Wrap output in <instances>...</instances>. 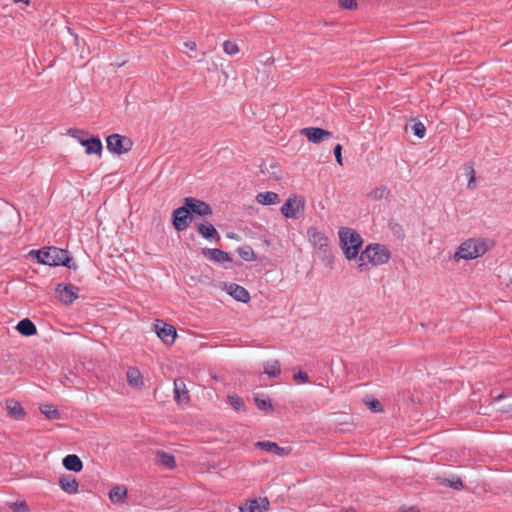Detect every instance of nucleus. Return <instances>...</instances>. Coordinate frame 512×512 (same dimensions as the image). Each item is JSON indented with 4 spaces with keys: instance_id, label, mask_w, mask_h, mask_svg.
I'll return each mask as SVG.
<instances>
[{
    "instance_id": "obj_34",
    "label": "nucleus",
    "mask_w": 512,
    "mask_h": 512,
    "mask_svg": "<svg viewBox=\"0 0 512 512\" xmlns=\"http://www.w3.org/2000/svg\"><path fill=\"white\" fill-rule=\"evenodd\" d=\"M237 252H238L239 256L244 261L250 262V261L256 260V254H255L254 250L252 249V247L249 246V245H245V246L239 247L237 249Z\"/></svg>"
},
{
    "instance_id": "obj_33",
    "label": "nucleus",
    "mask_w": 512,
    "mask_h": 512,
    "mask_svg": "<svg viewBox=\"0 0 512 512\" xmlns=\"http://www.w3.org/2000/svg\"><path fill=\"white\" fill-rule=\"evenodd\" d=\"M388 228L397 239L403 240L405 238V231L402 225L394 219L389 220Z\"/></svg>"
},
{
    "instance_id": "obj_17",
    "label": "nucleus",
    "mask_w": 512,
    "mask_h": 512,
    "mask_svg": "<svg viewBox=\"0 0 512 512\" xmlns=\"http://www.w3.org/2000/svg\"><path fill=\"white\" fill-rule=\"evenodd\" d=\"M174 399L178 404H187L190 401L189 392L182 380L174 381Z\"/></svg>"
},
{
    "instance_id": "obj_23",
    "label": "nucleus",
    "mask_w": 512,
    "mask_h": 512,
    "mask_svg": "<svg viewBox=\"0 0 512 512\" xmlns=\"http://www.w3.org/2000/svg\"><path fill=\"white\" fill-rule=\"evenodd\" d=\"M16 329L23 336H33L37 333L35 324L29 318L20 320Z\"/></svg>"
},
{
    "instance_id": "obj_15",
    "label": "nucleus",
    "mask_w": 512,
    "mask_h": 512,
    "mask_svg": "<svg viewBox=\"0 0 512 512\" xmlns=\"http://www.w3.org/2000/svg\"><path fill=\"white\" fill-rule=\"evenodd\" d=\"M202 255L217 263L230 262L232 260L227 252L218 248H203Z\"/></svg>"
},
{
    "instance_id": "obj_6",
    "label": "nucleus",
    "mask_w": 512,
    "mask_h": 512,
    "mask_svg": "<svg viewBox=\"0 0 512 512\" xmlns=\"http://www.w3.org/2000/svg\"><path fill=\"white\" fill-rule=\"evenodd\" d=\"M107 149L117 155L125 154L132 148V141L125 136L114 133L106 138Z\"/></svg>"
},
{
    "instance_id": "obj_7",
    "label": "nucleus",
    "mask_w": 512,
    "mask_h": 512,
    "mask_svg": "<svg viewBox=\"0 0 512 512\" xmlns=\"http://www.w3.org/2000/svg\"><path fill=\"white\" fill-rule=\"evenodd\" d=\"M305 209V200L296 195L290 196L282 205L281 213L289 219H297L298 214Z\"/></svg>"
},
{
    "instance_id": "obj_36",
    "label": "nucleus",
    "mask_w": 512,
    "mask_h": 512,
    "mask_svg": "<svg viewBox=\"0 0 512 512\" xmlns=\"http://www.w3.org/2000/svg\"><path fill=\"white\" fill-rule=\"evenodd\" d=\"M223 50L226 54L233 56L239 52V47L235 42L227 40L223 43Z\"/></svg>"
},
{
    "instance_id": "obj_20",
    "label": "nucleus",
    "mask_w": 512,
    "mask_h": 512,
    "mask_svg": "<svg viewBox=\"0 0 512 512\" xmlns=\"http://www.w3.org/2000/svg\"><path fill=\"white\" fill-rule=\"evenodd\" d=\"M198 233L207 240H219L220 234L216 228L209 222L199 223L197 225Z\"/></svg>"
},
{
    "instance_id": "obj_39",
    "label": "nucleus",
    "mask_w": 512,
    "mask_h": 512,
    "mask_svg": "<svg viewBox=\"0 0 512 512\" xmlns=\"http://www.w3.org/2000/svg\"><path fill=\"white\" fill-rule=\"evenodd\" d=\"M366 404L372 412L383 411L382 404L377 399H371L370 401H367Z\"/></svg>"
},
{
    "instance_id": "obj_10",
    "label": "nucleus",
    "mask_w": 512,
    "mask_h": 512,
    "mask_svg": "<svg viewBox=\"0 0 512 512\" xmlns=\"http://www.w3.org/2000/svg\"><path fill=\"white\" fill-rule=\"evenodd\" d=\"M59 300L65 304H72L79 296V288L72 284L58 283L55 287Z\"/></svg>"
},
{
    "instance_id": "obj_22",
    "label": "nucleus",
    "mask_w": 512,
    "mask_h": 512,
    "mask_svg": "<svg viewBox=\"0 0 512 512\" xmlns=\"http://www.w3.org/2000/svg\"><path fill=\"white\" fill-rule=\"evenodd\" d=\"M65 469L73 472H80L83 469L82 460L75 454H69L62 460Z\"/></svg>"
},
{
    "instance_id": "obj_45",
    "label": "nucleus",
    "mask_w": 512,
    "mask_h": 512,
    "mask_svg": "<svg viewBox=\"0 0 512 512\" xmlns=\"http://www.w3.org/2000/svg\"><path fill=\"white\" fill-rule=\"evenodd\" d=\"M466 174L470 178L472 175H475L474 167L472 164L466 166Z\"/></svg>"
},
{
    "instance_id": "obj_42",
    "label": "nucleus",
    "mask_w": 512,
    "mask_h": 512,
    "mask_svg": "<svg viewBox=\"0 0 512 512\" xmlns=\"http://www.w3.org/2000/svg\"><path fill=\"white\" fill-rule=\"evenodd\" d=\"M333 153H334V156H335V159L337 161V163L339 165H343V161H342V145L341 144H337L334 149H333Z\"/></svg>"
},
{
    "instance_id": "obj_50",
    "label": "nucleus",
    "mask_w": 512,
    "mask_h": 512,
    "mask_svg": "<svg viewBox=\"0 0 512 512\" xmlns=\"http://www.w3.org/2000/svg\"><path fill=\"white\" fill-rule=\"evenodd\" d=\"M340 512H357L353 507L342 509Z\"/></svg>"
},
{
    "instance_id": "obj_51",
    "label": "nucleus",
    "mask_w": 512,
    "mask_h": 512,
    "mask_svg": "<svg viewBox=\"0 0 512 512\" xmlns=\"http://www.w3.org/2000/svg\"><path fill=\"white\" fill-rule=\"evenodd\" d=\"M13 2H14V3L23 2V3H25L26 5H29L30 0H13Z\"/></svg>"
},
{
    "instance_id": "obj_4",
    "label": "nucleus",
    "mask_w": 512,
    "mask_h": 512,
    "mask_svg": "<svg viewBox=\"0 0 512 512\" xmlns=\"http://www.w3.org/2000/svg\"><path fill=\"white\" fill-rule=\"evenodd\" d=\"M307 236L312 246L318 250L320 259L329 267H332L334 257L328 237L315 227L307 230Z\"/></svg>"
},
{
    "instance_id": "obj_3",
    "label": "nucleus",
    "mask_w": 512,
    "mask_h": 512,
    "mask_svg": "<svg viewBox=\"0 0 512 512\" xmlns=\"http://www.w3.org/2000/svg\"><path fill=\"white\" fill-rule=\"evenodd\" d=\"M43 265L64 266L68 269L77 270L78 265L74 262L73 257L66 249L50 246L43 247Z\"/></svg>"
},
{
    "instance_id": "obj_49",
    "label": "nucleus",
    "mask_w": 512,
    "mask_h": 512,
    "mask_svg": "<svg viewBox=\"0 0 512 512\" xmlns=\"http://www.w3.org/2000/svg\"><path fill=\"white\" fill-rule=\"evenodd\" d=\"M68 32H69L72 36H74V38H75V43H76V45H78V44H79V43H78V41H79V39H78V35H77V34H75V33L72 31V29H71V28H68Z\"/></svg>"
},
{
    "instance_id": "obj_19",
    "label": "nucleus",
    "mask_w": 512,
    "mask_h": 512,
    "mask_svg": "<svg viewBox=\"0 0 512 512\" xmlns=\"http://www.w3.org/2000/svg\"><path fill=\"white\" fill-rule=\"evenodd\" d=\"M256 447L279 456L287 455L290 452V448L280 447L277 443L271 441H258Z\"/></svg>"
},
{
    "instance_id": "obj_40",
    "label": "nucleus",
    "mask_w": 512,
    "mask_h": 512,
    "mask_svg": "<svg viewBox=\"0 0 512 512\" xmlns=\"http://www.w3.org/2000/svg\"><path fill=\"white\" fill-rule=\"evenodd\" d=\"M338 3L343 9L353 10L357 8V0H338Z\"/></svg>"
},
{
    "instance_id": "obj_8",
    "label": "nucleus",
    "mask_w": 512,
    "mask_h": 512,
    "mask_svg": "<svg viewBox=\"0 0 512 512\" xmlns=\"http://www.w3.org/2000/svg\"><path fill=\"white\" fill-rule=\"evenodd\" d=\"M171 218L172 225L174 229L178 232L186 230L193 219L189 212V209L185 204L184 206L176 208L172 212Z\"/></svg>"
},
{
    "instance_id": "obj_32",
    "label": "nucleus",
    "mask_w": 512,
    "mask_h": 512,
    "mask_svg": "<svg viewBox=\"0 0 512 512\" xmlns=\"http://www.w3.org/2000/svg\"><path fill=\"white\" fill-rule=\"evenodd\" d=\"M7 408L8 414L17 420L22 419L25 416V411L18 402H11V404L7 405Z\"/></svg>"
},
{
    "instance_id": "obj_29",
    "label": "nucleus",
    "mask_w": 512,
    "mask_h": 512,
    "mask_svg": "<svg viewBox=\"0 0 512 512\" xmlns=\"http://www.w3.org/2000/svg\"><path fill=\"white\" fill-rule=\"evenodd\" d=\"M264 373L271 378H275L281 373V364L278 360L266 362L263 365Z\"/></svg>"
},
{
    "instance_id": "obj_5",
    "label": "nucleus",
    "mask_w": 512,
    "mask_h": 512,
    "mask_svg": "<svg viewBox=\"0 0 512 512\" xmlns=\"http://www.w3.org/2000/svg\"><path fill=\"white\" fill-rule=\"evenodd\" d=\"M339 240L345 257L348 260L356 259L363 243L360 234L350 228H341L339 230Z\"/></svg>"
},
{
    "instance_id": "obj_18",
    "label": "nucleus",
    "mask_w": 512,
    "mask_h": 512,
    "mask_svg": "<svg viewBox=\"0 0 512 512\" xmlns=\"http://www.w3.org/2000/svg\"><path fill=\"white\" fill-rule=\"evenodd\" d=\"M59 486L68 494H76L78 492L79 483L75 476L68 474L59 478Z\"/></svg>"
},
{
    "instance_id": "obj_44",
    "label": "nucleus",
    "mask_w": 512,
    "mask_h": 512,
    "mask_svg": "<svg viewBox=\"0 0 512 512\" xmlns=\"http://www.w3.org/2000/svg\"><path fill=\"white\" fill-rule=\"evenodd\" d=\"M294 380L296 381H302L304 383L308 382L309 381V376L306 372H303V371H298L294 374L293 376Z\"/></svg>"
},
{
    "instance_id": "obj_14",
    "label": "nucleus",
    "mask_w": 512,
    "mask_h": 512,
    "mask_svg": "<svg viewBox=\"0 0 512 512\" xmlns=\"http://www.w3.org/2000/svg\"><path fill=\"white\" fill-rule=\"evenodd\" d=\"M226 291L230 296L239 302L247 303L250 300V294L248 290L236 283H230L226 285Z\"/></svg>"
},
{
    "instance_id": "obj_35",
    "label": "nucleus",
    "mask_w": 512,
    "mask_h": 512,
    "mask_svg": "<svg viewBox=\"0 0 512 512\" xmlns=\"http://www.w3.org/2000/svg\"><path fill=\"white\" fill-rule=\"evenodd\" d=\"M230 405L236 410V411H245V404L244 401L237 395H231L228 396Z\"/></svg>"
},
{
    "instance_id": "obj_16",
    "label": "nucleus",
    "mask_w": 512,
    "mask_h": 512,
    "mask_svg": "<svg viewBox=\"0 0 512 512\" xmlns=\"http://www.w3.org/2000/svg\"><path fill=\"white\" fill-rule=\"evenodd\" d=\"M79 143L85 147V152L88 155L101 154L103 145L99 137L92 136L86 139H79Z\"/></svg>"
},
{
    "instance_id": "obj_31",
    "label": "nucleus",
    "mask_w": 512,
    "mask_h": 512,
    "mask_svg": "<svg viewBox=\"0 0 512 512\" xmlns=\"http://www.w3.org/2000/svg\"><path fill=\"white\" fill-rule=\"evenodd\" d=\"M39 409L49 420H58L61 418L59 410L52 404H43Z\"/></svg>"
},
{
    "instance_id": "obj_43",
    "label": "nucleus",
    "mask_w": 512,
    "mask_h": 512,
    "mask_svg": "<svg viewBox=\"0 0 512 512\" xmlns=\"http://www.w3.org/2000/svg\"><path fill=\"white\" fill-rule=\"evenodd\" d=\"M42 253H43V248L38 249V250H31V251L29 252V255H30L32 258H35V259L37 260V262H38V263L43 264Z\"/></svg>"
},
{
    "instance_id": "obj_47",
    "label": "nucleus",
    "mask_w": 512,
    "mask_h": 512,
    "mask_svg": "<svg viewBox=\"0 0 512 512\" xmlns=\"http://www.w3.org/2000/svg\"><path fill=\"white\" fill-rule=\"evenodd\" d=\"M475 180H476L475 175H472V176L470 177V179H469V181H468V185H467L469 189L474 188Z\"/></svg>"
},
{
    "instance_id": "obj_48",
    "label": "nucleus",
    "mask_w": 512,
    "mask_h": 512,
    "mask_svg": "<svg viewBox=\"0 0 512 512\" xmlns=\"http://www.w3.org/2000/svg\"><path fill=\"white\" fill-rule=\"evenodd\" d=\"M185 46L190 49V50H195L196 49V43L193 42V41H189V42H186L185 43Z\"/></svg>"
},
{
    "instance_id": "obj_21",
    "label": "nucleus",
    "mask_w": 512,
    "mask_h": 512,
    "mask_svg": "<svg viewBox=\"0 0 512 512\" xmlns=\"http://www.w3.org/2000/svg\"><path fill=\"white\" fill-rule=\"evenodd\" d=\"M156 464L170 470L176 468L175 457L172 454L167 453L163 450L156 451Z\"/></svg>"
},
{
    "instance_id": "obj_52",
    "label": "nucleus",
    "mask_w": 512,
    "mask_h": 512,
    "mask_svg": "<svg viewBox=\"0 0 512 512\" xmlns=\"http://www.w3.org/2000/svg\"><path fill=\"white\" fill-rule=\"evenodd\" d=\"M228 237H229V238H234V237H235V234H233V233H232V234H228Z\"/></svg>"
},
{
    "instance_id": "obj_24",
    "label": "nucleus",
    "mask_w": 512,
    "mask_h": 512,
    "mask_svg": "<svg viewBox=\"0 0 512 512\" xmlns=\"http://www.w3.org/2000/svg\"><path fill=\"white\" fill-rule=\"evenodd\" d=\"M256 200L262 205H273L280 202V197L272 191L261 192L256 196Z\"/></svg>"
},
{
    "instance_id": "obj_13",
    "label": "nucleus",
    "mask_w": 512,
    "mask_h": 512,
    "mask_svg": "<svg viewBox=\"0 0 512 512\" xmlns=\"http://www.w3.org/2000/svg\"><path fill=\"white\" fill-rule=\"evenodd\" d=\"M270 502L265 498L250 499L240 507L241 512H266L269 510Z\"/></svg>"
},
{
    "instance_id": "obj_1",
    "label": "nucleus",
    "mask_w": 512,
    "mask_h": 512,
    "mask_svg": "<svg viewBox=\"0 0 512 512\" xmlns=\"http://www.w3.org/2000/svg\"><path fill=\"white\" fill-rule=\"evenodd\" d=\"M390 257L391 253L384 245L379 243L369 244L358 257V267L362 271L363 267L368 263L373 266H379L387 263Z\"/></svg>"
},
{
    "instance_id": "obj_30",
    "label": "nucleus",
    "mask_w": 512,
    "mask_h": 512,
    "mask_svg": "<svg viewBox=\"0 0 512 512\" xmlns=\"http://www.w3.org/2000/svg\"><path fill=\"white\" fill-rule=\"evenodd\" d=\"M390 195V190L388 189L387 186H378V187H375L374 189H372L368 194V198H370L371 200H381V199H386L388 198V196Z\"/></svg>"
},
{
    "instance_id": "obj_28",
    "label": "nucleus",
    "mask_w": 512,
    "mask_h": 512,
    "mask_svg": "<svg viewBox=\"0 0 512 512\" xmlns=\"http://www.w3.org/2000/svg\"><path fill=\"white\" fill-rule=\"evenodd\" d=\"M127 496V490L122 486H114L109 492V499L113 503H123Z\"/></svg>"
},
{
    "instance_id": "obj_38",
    "label": "nucleus",
    "mask_w": 512,
    "mask_h": 512,
    "mask_svg": "<svg viewBox=\"0 0 512 512\" xmlns=\"http://www.w3.org/2000/svg\"><path fill=\"white\" fill-rule=\"evenodd\" d=\"M10 507L15 512H29L28 505L25 501L14 502L13 504L10 505Z\"/></svg>"
},
{
    "instance_id": "obj_46",
    "label": "nucleus",
    "mask_w": 512,
    "mask_h": 512,
    "mask_svg": "<svg viewBox=\"0 0 512 512\" xmlns=\"http://www.w3.org/2000/svg\"><path fill=\"white\" fill-rule=\"evenodd\" d=\"M398 512H420V511H419V509H417L415 507H409V508L402 507L398 510Z\"/></svg>"
},
{
    "instance_id": "obj_2",
    "label": "nucleus",
    "mask_w": 512,
    "mask_h": 512,
    "mask_svg": "<svg viewBox=\"0 0 512 512\" xmlns=\"http://www.w3.org/2000/svg\"><path fill=\"white\" fill-rule=\"evenodd\" d=\"M489 250V241L484 238H470L462 242L454 254L455 259L473 260Z\"/></svg>"
},
{
    "instance_id": "obj_26",
    "label": "nucleus",
    "mask_w": 512,
    "mask_h": 512,
    "mask_svg": "<svg viewBox=\"0 0 512 512\" xmlns=\"http://www.w3.org/2000/svg\"><path fill=\"white\" fill-rule=\"evenodd\" d=\"M127 382L133 387H140L143 385L142 375L135 367H130L126 373Z\"/></svg>"
},
{
    "instance_id": "obj_25",
    "label": "nucleus",
    "mask_w": 512,
    "mask_h": 512,
    "mask_svg": "<svg viewBox=\"0 0 512 512\" xmlns=\"http://www.w3.org/2000/svg\"><path fill=\"white\" fill-rule=\"evenodd\" d=\"M254 401L257 406V408L260 411H264L266 413H271L274 411L273 405L271 400L266 397L264 394H255Z\"/></svg>"
},
{
    "instance_id": "obj_12",
    "label": "nucleus",
    "mask_w": 512,
    "mask_h": 512,
    "mask_svg": "<svg viewBox=\"0 0 512 512\" xmlns=\"http://www.w3.org/2000/svg\"><path fill=\"white\" fill-rule=\"evenodd\" d=\"M300 133L314 144L329 140L333 135L332 132L318 127H305Z\"/></svg>"
},
{
    "instance_id": "obj_11",
    "label": "nucleus",
    "mask_w": 512,
    "mask_h": 512,
    "mask_svg": "<svg viewBox=\"0 0 512 512\" xmlns=\"http://www.w3.org/2000/svg\"><path fill=\"white\" fill-rule=\"evenodd\" d=\"M154 330L157 336L168 345L174 343L175 338L177 336V331L175 327L171 324H168L162 320H157L154 324Z\"/></svg>"
},
{
    "instance_id": "obj_27",
    "label": "nucleus",
    "mask_w": 512,
    "mask_h": 512,
    "mask_svg": "<svg viewBox=\"0 0 512 512\" xmlns=\"http://www.w3.org/2000/svg\"><path fill=\"white\" fill-rule=\"evenodd\" d=\"M437 481L439 484L448 486L457 491H460L464 488L463 481L459 476H453L452 478L438 477Z\"/></svg>"
},
{
    "instance_id": "obj_41",
    "label": "nucleus",
    "mask_w": 512,
    "mask_h": 512,
    "mask_svg": "<svg viewBox=\"0 0 512 512\" xmlns=\"http://www.w3.org/2000/svg\"><path fill=\"white\" fill-rule=\"evenodd\" d=\"M67 133L78 141L84 139L83 136L86 134L85 131L76 128H70Z\"/></svg>"
},
{
    "instance_id": "obj_37",
    "label": "nucleus",
    "mask_w": 512,
    "mask_h": 512,
    "mask_svg": "<svg viewBox=\"0 0 512 512\" xmlns=\"http://www.w3.org/2000/svg\"><path fill=\"white\" fill-rule=\"evenodd\" d=\"M412 131L418 138H423L426 134V128L422 122H416L412 126Z\"/></svg>"
},
{
    "instance_id": "obj_9",
    "label": "nucleus",
    "mask_w": 512,
    "mask_h": 512,
    "mask_svg": "<svg viewBox=\"0 0 512 512\" xmlns=\"http://www.w3.org/2000/svg\"><path fill=\"white\" fill-rule=\"evenodd\" d=\"M184 204L189 209V212L191 216L197 215V216H210L212 215L213 211L211 206L206 203L205 201L196 199L194 197H185L184 198Z\"/></svg>"
}]
</instances>
